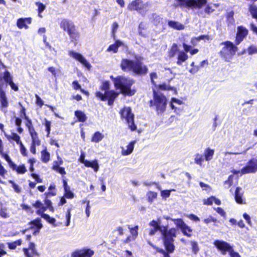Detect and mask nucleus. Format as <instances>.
Masks as SVG:
<instances>
[{"label":"nucleus","instance_id":"7","mask_svg":"<svg viewBox=\"0 0 257 257\" xmlns=\"http://www.w3.org/2000/svg\"><path fill=\"white\" fill-rule=\"evenodd\" d=\"M121 118L124 119L128 124L129 128L132 131L136 129V126L134 123V115L132 112V110L129 107H124L120 112Z\"/></svg>","mask_w":257,"mask_h":257},{"label":"nucleus","instance_id":"52","mask_svg":"<svg viewBox=\"0 0 257 257\" xmlns=\"http://www.w3.org/2000/svg\"><path fill=\"white\" fill-rule=\"evenodd\" d=\"M174 190H163L161 191V196L163 198H167L168 197H169L170 195V193L172 191H174Z\"/></svg>","mask_w":257,"mask_h":257},{"label":"nucleus","instance_id":"63","mask_svg":"<svg viewBox=\"0 0 257 257\" xmlns=\"http://www.w3.org/2000/svg\"><path fill=\"white\" fill-rule=\"evenodd\" d=\"M228 252L229 253L230 257H241L238 252H235L233 250L232 247L231 248L230 250Z\"/></svg>","mask_w":257,"mask_h":257},{"label":"nucleus","instance_id":"47","mask_svg":"<svg viewBox=\"0 0 257 257\" xmlns=\"http://www.w3.org/2000/svg\"><path fill=\"white\" fill-rule=\"evenodd\" d=\"M82 249H77L72 252L71 257H83L82 255Z\"/></svg>","mask_w":257,"mask_h":257},{"label":"nucleus","instance_id":"32","mask_svg":"<svg viewBox=\"0 0 257 257\" xmlns=\"http://www.w3.org/2000/svg\"><path fill=\"white\" fill-rule=\"evenodd\" d=\"M204 39L209 40V37L208 35H201L198 37L193 38L191 40V43L194 46L196 44L197 42Z\"/></svg>","mask_w":257,"mask_h":257},{"label":"nucleus","instance_id":"62","mask_svg":"<svg viewBox=\"0 0 257 257\" xmlns=\"http://www.w3.org/2000/svg\"><path fill=\"white\" fill-rule=\"evenodd\" d=\"M19 145L20 146V152L21 154L25 156H27V150L23 143H21Z\"/></svg>","mask_w":257,"mask_h":257},{"label":"nucleus","instance_id":"17","mask_svg":"<svg viewBox=\"0 0 257 257\" xmlns=\"http://www.w3.org/2000/svg\"><path fill=\"white\" fill-rule=\"evenodd\" d=\"M120 47H123L124 48L127 47L126 45H125L122 41L117 40L115 41L114 44L109 46L107 49V52H113L114 53H115L117 52L118 48Z\"/></svg>","mask_w":257,"mask_h":257},{"label":"nucleus","instance_id":"60","mask_svg":"<svg viewBox=\"0 0 257 257\" xmlns=\"http://www.w3.org/2000/svg\"><path fill=\"white\" fill-rule=\"evenodd\" d=\"M118 28V25L116 22H114L112 25V33L114 36Z\"/></svg>","mask_w":257,"mask_h":257},{"label":"nucleus","instance_id":"50","mask_svg":"<svg viewBox=\"0 0 257 257\" xmlns=\"http://www.w3.org/2000/svg\"><path fill=\"white\" fill-rule=\"evenodd\" d=\"M71 208H69L67 210L66 214V226H68L70 225V218H71Z\"/></svg>","mask_w":257,"mask_h":257},{"label":"nucleus","instance_id":"55","mask_svg":"<svg viewBox=\"0 0 257 257\" xmlns=\"http://www.w3.org/2000/svg\"><path fill=\"white\" fill-rule=\"evenodd\" d=\"M213 199H214V197L211 196L207 199H204L203 203L205 205H211L213 202Z\"/></svg>","mask_w":257,"mask_h":257},{"label":"nucleus","instance_id":"22","mask_svg":"<svg viewBox=\"0 0 257 257\" xmlns=\"http://www.w3.org/2000/svg\"><path fill=\"white\" fill-rule=\"evenodd\" d=\"M12 169L13 170L16 171L18 174H24L27 171L25 165L24 164L17 166L15 164V165H13Z\"/></svg>","mask_w":257,"mask_h":257},{"label":"nucleus","instance_id":"28","mask_svg":"<svg viewBox=\"0 0 257 257\" xmlns=\"http://www.w3.org/2000/svg\"><path fill=\"white\" fill-rule=\"evenodd\" d=\"M35 5L38 7V16L42 18L43 17L42 13L46 9V6L41 2H36Z\"/></svg>","mask_w":257,"mask_h":257},{"label":"nucleus","instance_id":"2","mask_svg":"<svg viewBox=\"0 0 257 257\" xmlns=\"http://www.w3.org/2000/svg\"><path fill=\"white\" fill-rule=\"evenodd\" d=\"M120 66L122 70L132 72L139 75H144L148 72V68L140 57H135L134 60L123 59Z\"/></svg>","mask_w":257,"mask_h":257},{"label":"nucleus","instance_id":"56","mask_svg":"<svg viewBox=\"0 0 257 257\" xmlns=\"http://www.w3.org/2000/svg\"><path fill=\"white\" fill-rule=\"evenodd\" d=\"M160 88L163 90H172L175 94L177 93V90L176 88H172L170 86L162 85L160 86Z\"/></svg>","mask_w":257,"mask_h":257},{"label":"nucleus","instance_id":"11","mask_svg":"<svg viewBox=\"0 0 257 257\" xmlns=\"http://www.w3.org/2000/svg\"><path fill=\"white\" fill-rule=\"evenodd\" d=\"M69 55L70 56L81 63L88 69H90L91 68V66L90 64L81 54L74 51H69Z\"/></svg>","mask_w":257,"mask_h":257},{"label":"nucleus","instance_id":"57","mask_svg":"<svg viewBox=\"0 0 257 257\" xmlns=\"http://www.w3.org/2000/svg\"><path fill=\"white\" fill-rule=\"evenodd\" d=\"M203 221L205 223L208 224V223H210L211 222H216L217 219L216 218L210 216L208 218H205L204 219H203Z\"/></svg>","mask_w":257,"mask_h":257},{"label":"nucleus","instance_id":"45","mask_svg":"<svg viewBox=\"0 0 257 257\" xmlns=\"http://www.w3.org/2000/svg\"><path fill=\"white\" fill-rule=\"evenodd\" d=\"M191 245L192 251L196 254L199 250L197 242L195 241H191Z\"/></svg>","mask_w":257,"mask_h":257},{"label":"nucleus","instance_id":"30","mask_svg":"<svg viewBox=\"0 0 257 257\" xmlns=\"http://www.w3.org/2000/svg\"><path fill=\"white\" fill-rule=\"evenodd\" d=\"M75 116L78 118V121L84 122L87 119V117L84 112L81 111L77 110L75 112Z\"/></svg>","mask_w":257,"mask_h":257},{"label":"nucleus","instance_id":"42","mask_svg":"<svg viewBox=\"0 0 257 257\" xmlns=\"http://www.w3.org/2000/svg\"><path fill=\"white\" fill-rule=\"evenodd\" d=\"M64 191H65L64 196L66 198H68V199H72L74 197V194L71 191L70 187L66 188V189H64Z\"/></svg>","mask_w":257,"mask_h":257},{"label":"nucleus","instance_id":"31","mask_svg":"<svg viewBox=\"0 0 257 257\" xmlns=\"http://www.w3.org/2000/svg\"><path fill=\"white\" fill-rule=\"evenodd\" d=\"M87 167H91L93 169L95 172H97L99 169V165L97 160H95L92 161H89L88 163V166H85Z\"/></svg>","mask_w":257,"mask_h":257},{"label":"nucleus","instance_id":"38","mask_svg":"<svg viewBox=\"0 0 257 257\" xmlns=\"http://www.w3.org/2000/svg\"><path fill=\"white\" fill-rule=\"evenodd\" d=\"M3 78L4 80L8 83H10L13 80V77L8 71H6L4 72Z\"/></svg>","mask_w":257,"mask_h":257},{"label":"nucleus","instance_id":"54","mask_svg":"<svg viewBox=\"0 0 257 257\" xmlns=\"http://www.w3.org/2000/svg\"><path fill=\"white\" fill-rule=\"evenodd\" d=\"M10 183L12 184V187L14 189L15 191L17 193H20L21 191V187L16 184L14 182L10 181Z\"/></svg>","mask_w":257,"mask_h":257},{"label":"nucleus","instance_id":"19","mask_svg":"<svg viewBox=\"0 0 257 257\" xmlns=\"http://www.w3.org/2000/svg\"><path fill=\"white\" fill-rule=\"evenodd\" d=\"M136 143V141H132L130 142L126 146V149L124 147H121V154L123 156L130 155L134 150V146Z\"/></svg>","mask_w":257,"mask_h":257},{"label":"nucleus","instance_id":"29","mask_svg":"<svg viewBox=\"0 0 257 257\" xmlns=\"http://www.w3.org/2000/svg\"><path fill=\"white\" fill-rule=\"evenodd\" d=\"M179 51L178 46L176 44H173L171 49L169 51L168 56L170 58L174 57Z\"/></svg>","mask_w":257,"mask_h":257},{"label":"nucleus","instance_id":"34","mask_svg":"<svg viewBox=\"0 0 257 257\" xmlns=\"http://www.w3.org/2000/svg\"><path fill=\"white\" fill-rule=\"evenodd\" d=\"M249 11L254 19H257V6L254 5H250L249 7Z\"/></svg>","mask_w":257,"mask_h":257},{"label":"nucleus","instance_id":"1","mask_svg":"<svg viewBox=\"0 0 257 257\" xmlns=\"http://www.w3.org/2000/svg\"><path fill=\"white\" fill-rule=\"evenodd\" d=\"M149 225L151 227L149 229V235H153L157 231H160L167 251L169 253L173 252L175 248L173 242L174 237L176 236V228H172L168 230V225L167 224L166 225L162 224L161 218H158L157 221L153 220L150 222Z\"/></svg>","mask_w":257,"mask_h":257},{"label":"nucleus","instance_id":"53","mask_svg":"<svg viewBox=\"0 0 257 257\" xmlns=\"http://www.w3.org/2000/svg\"><path fill=\"white\" fill-rule=\"evenodd\" d=\"M79 161L81 163L84 164L85 166H88V163H89V161L86 160L85 159V154L84 152H82L81 153V155L79 158Z\"/></svg>","mask_w":257,"mask_h":257},{"label":"nucleus","instance_id":"59","mask_svg":"<svg viewBox=\"0 0 257 257\" xmlns=\"http://www.w3.org/2000/svg\"><path fill=\"white\" fill-rule=\"evenodd\" d=\"M5 247V244L3 243H0V257H2L7 253V252L4 250Z\"/></svg>","mask_w":257,"mask_h":257},{"label":"nucleus","instance_id":"40","mask_svg":"<svg viewBox=\"0 0 257 257\" xmlns=\"http://www.w3.org/2000/svg\"><path fill=\"white\" fill-rule=\"evenodd\" d=\"M8 139H12L17 142L18 144H20L22 143L20 141V137L16 133H12L11 135H10L8 137Z\"/></svg>","mask_w":257,"mask_h":257},{"label":"nucleus","instance_id":"33","mask_svg":"<svg viewBox=\"0 0 257 257\" xmlns=\"http://www.w3.org/2000/svg\"><path fill=\"white\" fill-rule=\"evenodd\" d=\"M148 201L152 203L157 197V193L153 191H149L147 194Z\"/></svg>","mask_w":257,"mask_h":257},{"label":"nucleus","instance_id":"37","mask_svg":"<svg viewBox=\"0 0 257 257\" xmlns=\"http://www.w3.org/2000/svg\"><path fill=\"white\" fill-rule=\"evenodd\" d=\"M138 226L136 225L134 227L130 228L129 227V229H130L131 233L132 234V237L133 239H135L137 236H138Z\"/></svg>","mask_w":257,"mask_h":257},{"label":"nucleus","instance_id":"3","mask_svg":"<svg viewBox=\"0 0 257 257\" xmlns=\"http://www.w3.org/2000/svg\"><path fill=\"white\" fill-rule=\"evenodd\" d=\"M113 82L115 88L120 89L121 93L129 96L133 95L135 94V91L131 89L134 83V81L132 79L118 76L114 78Z\"/></svg>","mask_w":257,"mask_h":257},{"label":"nucleus","instance_id":"8","mask_svg":"<svg viewBox=\"0 0 257 257\" xmlns=\"http://www.w3.org/2000/svg\"><path fill=\"white\" fill-rule=\"evenodd\" d=\"M256 171H257V160L253 159L249 161L247 165L241 170H233L231 172L234 174L237 175L240 174L242 175L247 173H254Z\"/></svg>","mask_w":257,"mask_h":257},{"label":"nucleus","instance_id":"39","mask_svg":"<svg viewBox=\"0 0 257 257\" xmlns=\"http://www.w3.org/2000/svg\"><path fill=\"white\" fill-rule=\"evenodd\" d=\"M182 104V101L179 99L176 98H172L171 102V107L173 109H176V107L175 106V104L181 105Z\"/></svg>","mask_w":257,"mask_h":257},{"label":"nucleus","instance_id":"18","mask_svg":"<svg viewBox=\"0 0 257 257\" xmlns=\"http://www.w3.org/2000/svg\"><path fill=\"white\" fill-rule=\"evenodd\" d=\"M31 23V18H20L17 20V26L19 29L25 28V29H28L27 24Z\"/></svg>","mask_w":257,"mask_h":257},{"label":"nucleus","instance_id":"23","mask_svg":"<svg viewBox=\"0 0 257 257\" xmlns=\"http://www.w3.org/2000/svg\"><path fill=\"white\" fill-rule=\"evenodd\" d=\"M175 224L181 229H188V225L180 218L172 219Z\"/></svg>","mask_w":257,"mask_h":257},{"label":"nucleus","instance_id":"64","mask_svg":"<svg viewBox=\"0 0 257 257\" xmlns=\"http://www.w3.org/2000/svg\"><path fill=\"white\" fill-rule=\"evenodd\" d=\"M33 206L36 208H44V206L40 201H37L34 204Z\"/></svg>","mask_w":257,"mask_h":257},{"label":"nucleus","instance_id":"25","mask_svg":"<svg viewBox=\"0 0 257 257\" xmlns=\"http://www.w3.org/2000/svg\"><path fill=\"white\" fill-rule=\"evenodd\" d=\"M104 138V135L99 132H95L91 138V141L94 143H98Z\"/></svg>","mask_w":257,"mask_h":257},{"label":"nucleus","instance_id":"36","mask_svg":"<svg viewBox=\"0 0 257 257\" xmlns=\"http://www.w3.org/2000/svg\"><path fill=\"white\" fill-rule=\"evenodd\" d=\"M82 252L83 257H91L94 254V251L89 248H82Z\"/></svg>","mask_w":257,"mask_h":257},{"label":"nucleus","instance_id":"44","mask_svg":"<svg viewBox=\"0 0 257 257\" xmlns=\"http://www.w3.org/2000/svg\"><path fill=\"white\" fill-rule=\"evenodd\" d=\"M247 52L249 55L256 54L257 47L254 45H251L247 48Z\"/></svg>","mask_w":257,"mask_h":257},{"label":"nucleus","instance_id":"14","mask_svg":"<svg viewBox=\"0 0 257 257\" xmlns=\"http://www.w3.org/2000/svg\"><path fill=\"white\" fill-rule=\"evenodd\" d=\"M23 251L26 257H34V255H38L37 251L35 244L34 243L30 242L29 247L23 248Z\"/></svg>","mask_w":257,"mask_h":257},{"label":"nucleus","instance_id":"46","mask_svg":"<svg viewBox=\"0 0 257 257\" xmlns=\"http://www.w3.org/2000/svg\"><path fill=\"white\" fill-rule=\"evenodd\" d=\"M233 178V175H230L228 177V179L224 182V184L225 188H228L230 187L233 184V182H232Z\"/></svg>","mask_w":257,"mask_h":257},{"label":"nucleus","instance_id":"26","mask_svg":"<svg viewBox=\"0 0 257 257\" xmlns=\"http://www.w3.org/2000/svg\"><path fill=\"white\" fill-rule=\"evenodd\" d=\"M30 134H31V138L32 139V144L36 146H40V141L37 137V133L34 131L32 132V131H30Z\"/></svg>","mask_w":257,"mask_h":257},{"label":"nucleus","instance_id":"43","mask_svg":"<svg viewBox=\"0 0 257 257\" xmlns=\"http://www.w3.org/2000/svg\"><path fill=\"white\" fill-rule=\"evenodd\" d=\"M203 156L200 154H197L195 158V163L201 166L202 162L204 161Z\"/></svg>","mask_w":257,"mask_h":257},{"label":"nucleus","instance_id":"12","mask_svg":"<svg viewBox=\"0 0 257 257\" xmlns=\"http://www.w3.org/2000/svg\"><path fill=\"white\" fill-rule=\"evenodd\" d=\"M248 30L243 26H239L237 28V34L235 39L236 45H238L247 35Z\"/></svg>","mask_w":257,"mask_h":257},{"label":"nucleus","instance_id":"9","mask_svg":"<svg viewBox=\"0 0 257 257\" xmlns=\"http://www.w3.org/2000/svg\"><path fill=\"white\" fill-rule=\"evenodd\" d=\"M149 4L148 2L144 3L142 0H135L128 5L127 8L130 11L136 10L141 13L142 11L146 10Z\"/></svg>","mask_w":257,"mask_h":257},{"label":"nucleus","instance_id":"24","mask_svg":"<svg viewBox=\"0 0 257 257\" xmlns=\"http://www.w3.org/2000/svg\"><path fill=\"white\" fill-rule=\"evenodd\" d=\"M188 59V55L184 52L180 51L179 52L178 56V61L177 64L178 65H181L182 63L185 62Z\"/></svg>","mask_w":257,"mask_h":257},{"label":"nucleus","instance_id":"61","mask_svg":"<svg viewBox=\"0 0 257 257\" xmlns=\"http://www.w3.org/2000/svg\"><path fill=\"white\" fill-rule=\"evenodd\" d=\"M46 210V207H44V208H39L36 212L38 215H41L42 218H44V215H47L44 213Z\"/></svg>","mask_w":257,"mask_h":257},{"label":"nucleus","instance_id":"27","mask_svg":"<svg viewBox=\"0 0 257 257\" xmlns=\"http://www.w3.org/2000/svg\"><path fill=\"white\" fill-rule=\"evenodd\" d=\"M41 159L44 163H47L50 160V154L48 152L46 148L41 152Z\"/></svg>","mask_w":257,"mask_h":257},{"label":"nucleus","instance_id":"35","mask_svg":"<svg viewBox=\"0 0 257 257\" xmlns=\"http://www.w3.org/2000/svg\"><path fill=\"white\" fill-rule=\"evenodd\" d=\"M9 248L11 249H15L17 246H19L22 244L21 239H18L12 242H9L8 243Z\"/></svg>","mask_w":257,"mask_h":257},{"label":"nucleus","instance_id":"10","mask_svg":"<svg viewBox=\"0 0 257 257\" xmlns=\"http://www.w3.org/2000/svg\"><path fill=\"white\" fill-rule=\"evenodd\" d=\"M214 245L219 250L221 251L222 254H225L226 251L229 252L232 248V246L228 242L223 240H216L214 242Z\"/></svg>","mask_w":257,"mask_h":257},{"label":"nucleus","instance_id":"41","mask_svg":"<svg viewBox=\"0 0 257 257\" xmlns=\"http://www.w3.org/2000/svg\"><path fill=\"white\" fill-rule=\"evenodd\" d=\"M41 220L40 218H37L36 219H35L31 222V224L36 226L37 228V229L38 230H39L43 226L42 224L41 223Z\"/></svg>","mask_w":257,"mask_h":257},{"label":"nucleus","instance_id":"51","mask_svg":"<svg viewBox=\"0 0 257 257\" xmlns=\"http://www.w3.org/2000/svg\"><path fill=\"white\" fill-rule=\"evenodd\" d=\"M188 229H181V230L182 232L185 235H186L188 237H190L191 236V234H190V232L192 231V229L188 226Z\"/></svg>","mask_w":257,"mask_h":257},{"label":"nucleus","instance_id":"15","mask_svg":"<svg viewBox=\"0 0 257 257\" xmlns=\"http://www.w3.org/2000/svg\"><path fill=\"white\" fill-rule=\"evenodd\" d=\"M243 192L242 189L237 187L235 191V200L236 203L239 204H245L246 203L245 199L243 197Z\"/></svg>","mask_w":257,"mask_h":257},{"label":"nucleus","instance_id":"5","mask_svg":"<svg viewBox=\"0 0 257 257\" xmlns=\"http://www.w3.org/2000/svg\"><path fill=\"white\" fill-rule=\"evenodd\" d=\"M167 99L161 93L154 91V99L150 101L151 106H155L157 111L163 112L166 109Z\"/></svg>","mask_w":257,"mask_h":257},{"label":"nucleus","instance_id":"21","mask_svg":"<svg viewBox=\"0 0 257 257\" xmlns=\"http://www.w3.org/2000/svg\"><path fill=\"white\" fill-rule=\"evenodd\" d=\"M214 154V151L210 148L206 149L204 152V156L206 161H209L212 159Z\"/></svg>","mask_w":257,"mask_h":257},{"label":"nucleus","instance_id":"48","mask_svg":"<svg viewBox=\"0 0 257 257\" xmlns=\"http://www.w3.org/2000/svg\"><path fill=\"white\" fill-rule=\"evenodd\" d=\"M0 216L4 218L9 217V214L7 212V209L5 208L0 209Z\"/></svg>","mask_w":257,"mask_h":257},{"label":"nucleus","instance_id":"16","mask_svg":"<svg viewBox=\"0 0 257 257\" xmlns=\"http://www.w3.org/2000/svg\"><path fill=\"white\" fill-rule=\"evenodd\" d=\"M0 103L2 110L5 113H6L7 111V108L9 104L5 92L1 89H0Z\"/></svg>","mask_w":257,"mask_h":257},{"label":"nucleus","instance_id":"58","mask_svg":"<svg viewBox=\"0 0 257 257\" xmlns=\"http://www.w3.org/2000/svg\"><path fill=\"white\" fill-rule=\"evenodd\" d=\"M109 87V83L107 81L104 82L101 86V89L104 91L105 93L106 91H109L108 90Z\"/></svg>","mask_w":257,"mask_h":257},{"label":"nucleus","instance_id":"4","mask_svg":"<svg viewBox=\"0 0 257 257\" xmlns=\"http://www.w3.org/2000/svg\"><path fill=\"white\" fill-rule=\"evenodd\" d=\"M221 45L223 46L220 52L221 57L226 61H230L232 57L235 54L237 48L229 41L222 43Z\"/></svg>","mask_w":257,"mask_h":257},{"label":"nucleus","instance_id":"20","mask_svg":"<svg viewBox=\"0 0 257 257\" xmlns=\"http://www.w3.org/2000/svg\"><path fill=\"white\" fill-rule=\"evenodd\" d=\"M168 26L174 30L179 31L184 30L185 28V26L183 24L174 21H169L168 22Z\"/></svg>","mask_w":257,"mask_h":257},{"label":"nucleus","instance_id":"49","mask_svg":"<svg viewBox=\"0 0 257 257\" xmlns=\"http://www.w3.org/2000/svg\"><path fill=\"white\" fill-rule=\"evenodd\" d=\"M44 219H46L50 223L53 224L54 226H56V225L55 224L56 222V220L55 218L51 217L49 215L47 214L44 215Z\"/></svg>","mask_w":257,"mask_h":257},{"label":"nucleus","instance_id":"13","mask_svg":"<svg viewBox=\"0 0 257 257\" xmlns=\"http://www.w3.org/2000/svg\"><path fill=\"white\" fill-rule=\"evenodd\" d=\"M118 95V93L112 90L106 91L104 93L99 91L96 93V96L103 101L106 100L107 98H112L114 100Z\"/></svg>","mask_w":257,"mask_h":257},{"label":"nucleus","instance_id":"6","mask_svg":"<svg viewBox=\"0 0 257 257\" xmlns=\"http://www.w3.org/2000/svg\"><path fill=\"white\" fill-rule=\"evenodd\" d=\"M60 27L69 35L70 38L75 41L79 38V33L76 30L74 24L70 20L64 19L60 24Z\"/></svg>","mask_w":257,"mask_h":257}]
</instances>
